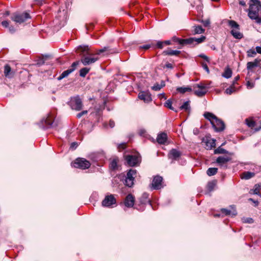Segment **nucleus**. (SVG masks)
Listing matches in <instances>:
<instances>
[{
    "mask_svg": "<svg viewBox=\"0 0 261 261\" xmlns=\"http://www.w3.org/2000/svg\"><path fill=\"white\" fill-rule=\"evenodd\" d=\"M77 50L81 57V62L85 66L93 64L98 59L96 55L93 54L88 46H80Z\"/></svg>",
    "mask_w": 261,
    "mask_h": 261,
    "instance_id": "1",
    "label": "nucleus"
},
{
    "mask_svg": "<svg viewBox=\"0 0 261 261\" xmlns=\"http://www.w3.org/2000/svg\"><path fill=\"white\" fill-rule=\"evenodd\" d=\"M248 16L257 23H261V4L258 0H250Z\"/></svg>",
    "mask_w": 261,
    "mask_h": 261,
    "instance_id": "2",
    "label": "nucleus"
},
{
    "mask_svg": "<svg viewBox=\"0 0 261 261\" xmlns=\"http://www.w3.org/2000/svg\"><path fill=\"white\" fill-rule=\"evenodd\" d=\"M229 26L232 29L230 33L236 39H240L243 37V35L240 30L239 25L234 20L228 21Z\"/></svg>",
    "mask_w": 261,
    "mask_h": 261,
    "instance_id": "3",
    "label": "nucleus"
},
{
    "mask_svg": "<svg viewBox=\"0 0 261 261\" xmlns=\"http://www.w3.org/2000/svg\"><path fill=\"white\" fill-rule=\"evenodd\" d=\"M137 171L135 169H130L128 171L124 180V184L128 187H132L134 185V180L137 177Z\"/></svg>",
    "mask_w": 261,
    "mask_h": 261,
    "instance_id": "4",
    "label": "nucleus"
},
{
    "mask_svg": "<svg viewBox=\"0 0 261 261\" xmlns=\"http://www.w3.org/2000/svg\"><path fill=\"white\" fill-rule=\"evenodd\" d=\"M90 165V163L84 158H78L73 163V166L75 168L81 169H88Z\"/></svg>",
    "mask_w": 261,
    "mask_h": 261,
    "instance_id": "5",
    "label": "nucleus"
},
{
    "mask_svg": "<svg viewBox=\"0 0 261 261\" xmlns=\"http://www.w3.org/2000/svg\"><path fill=\"white\" fill-rule=\"evenodd\" d=\"M70 106L72 109L80 111L83 107L82 101L79 96L71 98Z\"/></svg>",
    "mask_w": 261,
    "mask_h": 261,
    "instance_id": "6",
    "label": "nucleus"
},
{
    "mask_svg": "<svg viewBox=\"0 0 261 261\" xmlns=\"http://www.w3.org/2000/svg\"><path fill=\"white\" fill-rule=\"evenodd\" d=\"M163 187V177L159 175L155 176L151 184V188L152 190H159Z\"/></svg>",
    "mask_w": 261,
    "mask_h": 261,
    "instance_id": "7",
    "label": "nucleus"
},
{
    "mask_svg": "<svg viewBox=\"0 0 261 261\" xmlns=\"http://www.w3.org/2000/svg\"><path fill=\"white\" fill-rule=\"evenodd\" d=\"M127 164L129 166H135L140 162V159L138 155H128L125 156Z\"/></svg>",
    "mask_w": 261,
    "mask_h": 261,
    "instance_id": "8",
    "label": "nucleus"
},
{
    "mask_svg": "<svg viewBox=\"0 0 261 261\" xmlns=\"http://www.w3.org/2000/svg\"><path fill=\"white\" fill-rule=\"evenodd\" d=\"M30 18L29 13L16 14L12 16L11 19L16 23H21L24 22L27 19Z\"/></svg>",
    "mask_w": 261,
    "mask_h": 261,
    "instance_id": "9",
    "label": "nucleus"
},
{
    "mask_svg": "<svg viewBox=\"0 0 261 261\" xmlns=\"http://www.w3.org/2000/svg\"><path fill=\"white\" fill-rule=\"evenodd\" d=\"M194 89L195 94L199 97L203 96L207 92L206 87L202 83L196 85Z\"/></svg>",
    "mask_w": 261,
    "mask_h": 261,
    "instance_id": "10",
    "label": "nucleus"
},
{
    "mask_svg": "<svg viewBox=\"0 0 261 261\" xmlns=\"http://www.w3.org/2000/svg\"><path fill=\"white\" fill-rule=\"evenodd\" d=\"M116 203V199L112 195L106 196L102 201V205L105 207H109Z\"/></svg>",
    "mask_w": 261,
    "mask_h": 261,
    "instance_id": "11",
    "label": "nucleus"
},
{
    "mask_svg": "<svg viewBox=\"0 0 261 261\" xmlns=\"http://www.w3.org/2000/svg\"><path fill=\"white\" fill-rule=\"evenodd\" d=\"M230 160L231 158L229 156H220L217 159L216 163H218L221 167L226 168L227 164Z\"/></svg>",
    "mask_w": 261,
    "mask_h": 261,
    "instance_id": "12",
    "label": "nucleus"
},
{
    "mask_svg": "<svg viewBox=\"0 0 261 261\" xmlns=\"http://www.w3.org/2000/svg\"><path fill=\"white\" fill-rule=\"evenodd\" d=\"M215 130L217 132L222 131L224 129V123L222 121L217 118L212 124Z\"/></svg>",
    "mask_w": 261,
    "mask_h": 261,
    "instance_id": "13",
    "label": "nucleus"
},
{
    "mask_svg": "<svg viewBox=\"0 0 261 261\" xmlns=\"http://www.w3.org/2000/svg\"><path fill=\"white\" fill-rule=\"evenodd\" d=\"M216 140L212 139L210 137H205L203 139L202 142L205 144V148L206 149H211L215 147Z\"/></svg>",
    "mask_w": 261,
    "mask_h": 261,
    "instance_id": "14",
    "label": "nucleus"
},
{
    "mask_svg": "<svg viewBox=\"0 0 261 261\" xmlns=\"http://www.w3.org/2000/svg\"><path fill=\"white\" fill-rule=\"evenodd\" d=\"M138 98L143 100L145 103H148L152 100L150 94L147 91H141L138 94Z\"/></svg>",
    "mask_w": 261,
    "mask_h": 261,
    "instance_id": "15",
    "label": "nucleus"
},
{
    "mask_svg": "<svg viewBox=\"0 0 261 261\" xmlns=\"http://www.w3.org/2000/svg\"><path fill=\"white\" fill-rule=\"evenodd\" d=\"M181 152L176 149H172L170 150L168 156L169 159L172 160H177L181 156Z\"/></svg>",
    "mask_w": 261,
    "mask_h": 261,
    "instance_id": "16",
    "label": "nucleus"
},
{
    "mask_svg": "<svg viewBox=\"0 0 261 261\" xmlns=\"http://www.w3.org/2000/svg\"><path fill=\"white\" fill-rule=\"evenodd\" d=\"M173 40H174L176 42H177L180 45H187V44H190V45H193V40L194 39L193 37L189 38L188 39H179L176 37L173 38Z\"/></svg>",
    "mask_w": 261,
    "mask_h": 261,
    "instance_id": "17",
    "label": "nucleus"
},
{
    "mask_svg": "<svg viewBox=\"0 0 261 261\" xmlns=\"http://www.w3.org/2000/svg\"><path fill=\"white\" fill-rule=\"evenodd\" d=\"M135 202V197L134 196L131 194H129L126 197L125 201H124V205L125 206L127 207H133L134 205Z\"/></svg>",
    "mask_w": 261,
    "mask_h": 261,
    "instance_id": "18",
    "label": "nucleus"
},
{
    "mask_svg": "<svg viewBox=\"0 0 261 261\" xmlns=\"http://www.w3.org/2000/svg\"><path fill=\"white\" fill-rule=\"evenodd\" d=\"M167 140V135L166 133H162L157 136L156 140L158 143L161 144H165Z\"/></svg>",
    "mask_w": 261,
    "mask_h": 261,
    "instance_id": "19",
    "label": "nucleus"
},
{
    "mask_svg": "<svg viewBox=\"0 0 261 261\" xmlns=\"http://www.w3.org/2000/svg\"><path fill=\"white\" fill-rule=\"evenodd\" d=\"M221 212L225 216H234L237 214L236 210L232 207L231 210L226 208H222Z\"/></svg>",
    "mask_w": 261,
    "mask_h": 261,
    "instance_id": "20",
    "label": "nucleus"
},
{
    "mask_svg": "<svg viewBox=\"0 0 261 261\" xmlns=\"http://www.w3.org/2000/svg\"><path fill=\"white\" fill-rule=\"evenodd\" d=\"M4 74L6 77H12L14 74V72L12 71L10 66L7 64L4 67Z\"/></svg>",
    "mask_w": 261,
    "mask_h": 261,
    "instance_id": "21",
    "label": "nucleus"
},
{
    "mask_svg": "<svg viewBox=\"0 0 261 261\" xmlns=\"http://www.w3.org/2000/svg\"><path fill=\"white\" fill-rule=\"evenodd\" d=\"M261 61V60L256 59L253 62H249L247 64V68L248 70H251L253 68L258 66L259 63Z\"/></svg>",
    "mask_w": 261,
    "mask_h": 261,
    "instance_id": "22",
    "label": "nucleus"
},
{
    "mask_svg": "<svg viewBox=\"0 0 261 261\" xmlns=\"http://www.w3.org/2000/svg\"><path fill=\"white\" fill-rule=\"evenodd\" d=\"M203 116L206 119L211 122V124H212L213 121L217 118L214 114L210 112L204 113Z\"/></svg>",
    "mask_w": 261,
    "mask_h": 261,
    "instance_id": "23",
    "label": "nucleus"
},
{
    "mask_svg": "<svg viewBox=\"0 0 261 261\" xmlns=\"http://www.w3.org/2000/svg\"><path fill=\"white\" fill-rule=\"evenodd\" d=\"M180 53V51L176 50H172L170 48H168V49L164 50L163 51V54L169 56H178Z\"/></svg>",
    "mask_w": 261,
    "mask_h": 261,
    "instance_id": "24",
    "label": "nucleus"
},
{
    "mask_svg": "<svg viewBox=\"0 0 261 261\" xmlns=\"http://www.w3.org/2000/svg\"><path fill=\"white\" fill-rule=\"evenodd\" d=\"M176 91L181 94H184L186 92H191L192 90L190 87H180L176 88Z\"/></svg>",
    "mask_w": 261,
    "mask_h": 261,
    "instance_id": "25",
    "label": "nucleus"
},
{
    "mask_svg": "<svg viewBox=\"0 0 261 261\" xmlns=\"http://www.w3.org/2000/svg\"><path fill=\"white\" fill-rule=\"evenodd\" d=\"M255 174L253 172H244L241 175V178L242 179H248L254 176Z\"/></svg>",
    "mask_w": 261,
    "mask_h": 261,
    "instance_id": "26",
    "label": "nucleus"
},
{
    "mask_svg": "<svg viewBox=\"0 0 261 261\" xmlns=\"http://www.w3.org/2000/svg\"><path fill=\"white\" fill-rule=\"evenodd\" d=\"M194 30H193V34H200L202 33H203L204 32V29H203L201 26L200 25H197V26H194Z\"/></svg>",
    "mask_w": 261,
    "mask_h": 261,
    "instance_id": "27",
    "label": "nucleus"
},
{
    "mask_svg": "<svg viewBox=\"0 0 261 261\" xmlns=\"http://www.w3.org/2000/svg\"><path fill=\"white\" fill-rule=\"evenodd\" d=\"M73 72V69H68L62 72V73L58 77L59 80H61L67 76L70 73Z\"/></svg>",
    "mask_w": 261,
    "mask_h": 261,
    "instance_id": "28",
    "label": "nucleus"
},
{
    "mask_svg": "<svg viewBox=\"0 0 261 261\" xmlns=\"http://www.w3.org/2000/svg\"><path fill=\"white\" fill-rule=\"evenodd\" d=\"M193 39H194V40H193V43L194 44L193 45H196V44H199L202 42H203L205 40V37L204 36H201L200 38H195V37H193Z\"/></svg>",
    "mask_w": 261,
    "mask_h": 261,
    "instance_id": "29",
    "label": "nucleus"
},
{
    "mask_svg": "<svg viewBox=\"0 0 261 261\" xmlns=\"http://www.w3.org/2000/svg\"><path fill=\"white\" fill-rule=\"evenodd\" d=\"M180 110H184L186 111H189L190 110V101H187L184 103V104L179 107Z\"/></svg>",
    "mask_w": 261,
    "mask_h": 261,
    "instance_id": "30",
    "label": "nucleus"
},
{
    "mask_svg": "<svg viewBox=\"0 0 261 261\" xmlns=\"http://www.w3.org/2000/svg\"><path fill=\"white\" fill-rule=\"evenodd\" d=\"M218 171L217 168H210L207 169L206 173L208 176H212L215 175Z\"/></svg>",
    "mask_w": 261,
    "mask_h": 261,
    "instance_id": "31",
    "label": "nucleus"
},
{
    "mask_svg": "<svg viewBox=\"0 0 261 261\" xmlns=\"http://www.w3.org/2000/svg\"><path fill=\"white\" fill-rule=\"evenodd\" d=\"M232 75V71L229 68L225 70L224 72L222 74V76L225 78H230Z\"/></svg>",
    "mask_w": 261,
    "mask_h": 261,
    "instance_id": "32",
    "label": "nucleus"
},
{
    "mask_svg": "<svg viewBox=\"0 0 261 261\" xmlns=\"http://www.w3.org/2000/svg\"><path fill=\"white\" fill-rule=\"evenodd\" d=\"M90 68L84 67L82 68L80 71V75L82 77H85L86 75L89 72Z\"/></svg>",
    "mask_w": 261,
    "mask_h": 261,
    "instance_id": "33",
    "label": "nucleus"
},
{
    "mask_svg": "<svg viewBox=\"0 0 261 261\" xmlns=\"http://www.w3.org/2000/svg\"><path fill=\"white\" fill-rule=\"evenodd\" d=\"M216 186V182L215 181L208 182L207 185V189L209 192L212 191Z\"/></svg>",
    "mask_w": 261,
    "mask_h": 261,
    "instance_id": "34",
    "label": "nucleus"
},
{
    "mask_svg": "<svg viewBox=\"0 0 261 261\" xmlns=\"http://www.w3.org/2000/svg\"><path fill=\"white\" fill-rule=\"evenodd\" d=\"M214 153L215 154H223V153H227L228 151L221 147H219L217 149H216L214 151Z\"/></svg>",
    "mask_w": 261,
    "mask_h": 261,
    "instance_id": "35",
    "label": "nucleus"
},
{
    "mask_svg": "<svg viewBox=\"0 0 261 261\" xmlns=\"http://www.w3.org/2000/svg\"><path fill=\"white\" fill-rule=\"evenodd\" d=\"M172 101L170 99L167 100L164 103V106L170 110L177 112V111L174 110L173 107L172 106Z\"/></svg>",
    "mask_w": 261,
    "mask_h": 261,
    "instance_id": "36",
    "label": "nucleus"
},
{
    "mask_svg": "<svg viewBox=\"0 0 261 261\" xmlns=\"http://www.w3.org/2000/svg\"><path fill=\"white\" fill-rule=\"evenodd\" d=\"M261 190V184H256L254 186V189L253 190V194L256 195H259V192Z\"/></svg>",
    "mask_w": 261,
    "mask_h": 261,
    "instance_id": "37",
    "label": "nucleus"
},
{
    "mask_svg": "<svg viewBox=\"0 0 261 261\" xmlns=\"http://www.w3.org/2000/svg\"><path fill=\"white\" fill-rule=\"evenodd\" d=\"M246 124L249 127H251V128L254 127L255 126V122L253 120H251V119H246Z\"/></svg>",
    "mask_w": 261,
    "mask_h": 261,
    "instance_id": "38",
    "label": "nucleus"
},
{
    "mask_svg": "<svg viewBox=\"0 0 261 261\" xmlns=\"http://www.w3.org/2000/svg\"><path fill=\"white\" fill-rule=\"evenodd\" d=\"M247 56L248 57H253L256 54V50L255 51L253 49H250L247 51Z\"/></svg>",
    "mask_w": 261,
    "mask_h": 261,
    "instance_id": "39",
    "label": "nucleus"
},
{
    "mask_svg": "<svg viewBox=\"0 0 261 261\" xmlns=\"http://www.w3.org/2000/svg\"><path fill=\"white\" fill-rule=\"evenodd\" d=\"M117 162L116 160H113L110 164V167L113 169H116L117 167Z\"/></svg>",
    "mask_w": 261,
    "mask_h": 261,
    "instance_id": "40",
    "label": "nucleus"
},
{
    "mask_svg": "<svg viewBox=\"0 0 261 261\" xmlns=\"http://www.w3.org/2000/svg\"><path fill=\"white\" fill-rule=\"evenodd\" d=\"M243 222L244 223L251 224L253 222V220L252 218H246L243 219Z\"/></svg>",
    "mask_w": 261,
    "mask_h": 261,
    "instance_id": "41",
    "label": "nucleus"
},
{
    "mask_svg": "<svg viewBox=\"0 0 261 261\" xmlns=\"http://www.w3.org/2000/svg\"><path fill=\"white\" fill-rule=\"evenodd\" d=\"M161 88H162V86H160V85L158 83L154 84V86L152 87V89L154 91H159Z\"/></svg>",
    "mask_w": 261,
    "mask_h": 261,
    "instance_id": "42",
    "label": "nucleus"
},
{
    "mask_svg": "<svg viewBox=\"0 0 261 261\" xmlns=\"http://www.w3.org/2000/svg\"><path fill=\"white\" fill-rule=\"evenodd\" d=\"M80 64V61H76L73 62L71 66L70 69H73V71L75 69L77 66Z\"/></svg>",
    "mask_w": 261,
    "mask_h": 261,
    "instance_id": "43",
    "label": "nucleus"
},
{
    "mask_svg": "<svg viewBox=\"0 0 261 261\" xmlns=\"http://www.w3.org/2000/svg\"><path fill=\"white\" fill-rule=\"evenodd\" d=\"M108 47H105L104 48L98 50L97 52V55H100L101 53H102L106 51H108Z\"/></svg>",
    "mask_w": 261,
    "mask_h": 261,
    "instance_id": "44",
    "label": "nucleus"
},
{
    "mask_svg": "<svg viewBox=\"0 0 261 261\" xmlns=\"http://www.w3.org/2000/svg\"><path fill=\"white\" fill-rule=\"evenodd\" d=\"M164 42L163 41H158L156 43V46L159 48H162L163 47Z\"/></svg>",
    "mask_w": 261,
    "mask_h": 261,
    "instance_id": "45",
    "label": "nucleus"
},
{
    "mask_svg": "<svg viewBox=\"0 0 261 261\" xmlns=\"http://www.w3.org/2000/svg\"><path fill=\"white\" fill-rule=\"evenodd\" d=\"M88 113L87 111H83L81 113H79L77 114V117L80 118H81L83 115L86 114Z\"/></svg>",
    "mask_w": 261,
    "mask_h": 261,
    "instance_id": "46",
    "label": "nucleus"
},
{
    "mask_svg": "<svg viewBox=\"0 0 261 261\" xmlns=\"http://www.w3.org/2000/svg\"><path fill=\"white\" fill-rule=\"evenodd\" d=\"M199 57L203 58L208 62L210 61L208 57L204 54H200L199 55Z\"/></svg>",
    "mask_w": 261,
    "mask_h": 261,
    "instance_id": "47",
    "label": "nucleus"
},
{
    "mask_svg": "<svg viewBox=\"0 0 261 261\" xmlns=\"http://www.w3.org/2000/svg\"><path fill=\"white\" fill-rule=\"evenodd\" d=\"M254 86V84L253 83H252L250 81H248L247 83V86L248 88H252Z\"/></svg>",
    "mask_w": 261,
    "mask_h": 261,
    "instance_id": "48",
    "label": "nucleus"
},
{
    "mask_svg": "<svg viewBox=\"0 0 261 261\" xmlns=\"http://www.w3.org/2000/svg\"><path fill=\"white\" fill-rule=\"evenodd\" d=\"M202 67L203 68V69L207 72V73H209L210 72V70H209V69H208V67L207 66V65L205 64V63H202Z\"/></svg>",
    "mask_w": 261,
    "mask_h": 261,
    "instance_id": "49",
    "label": "nucleus"
},
{
    "mask_svg": "<svg viewBox=\"0 0 261 261\" xmlns=\"http://www.w3.org/2000/svg\"><path fill=\"white\" fill-rule=\"evenodd\" d=\"M2 25L5 28H8L9 27V22L7 21H3L2 22Z\"/></svg>",
    "mask_w": 261,
    "mask_h": 261,
    "instance_id": "50",
    "label": "nucleus"
},
{
    "mask_svg": "<svg viewBox=\"0 0 261 261\" xmlns=\"http://www.w3.org/2000/svg\"><path fill=\"white\" fill-rule=\"evenodd\" d=\"M233 91V90L232 88H227L225 90V92L228 94H231Z\"/></svg>",
    "mask_w": 261,
    "mask_h": 261,
    "instance_id": "51",
    "label": "nucleus"
},
{
    "mask_svg": "<svg viewBox=\"0 0 261 261\" xmlns=\"http://www.w3.org/2000/svg\"><path fill=\"white\" fill-rule=\"evenodd\" d=\"M145 133H146V131L144 129H140L139 130V134L140 136H144V135L145 134Z\"/></svg>",
    "mask_w": 261,
    "mask_h": 261,
    "instance_id": "52",
    "label": "nucleus"
},
{
    "mask_svg": "<svg viewBox=\"0 0 261 261\" xmlns=\"http://www.w3.org/2000/svg\"><path fill=\"white\" fill-rule=\"evenodd\" d=\"M150 47V45L149 44H146L142 46H140V48L144 49H148Z\"/></svg>",
    "mask_w": 261,
    "mask_h": 261,
    "instance_id": "53",
    "label": "nucleus"
},
{
    "mask_svg": "<svg viewBox=\"0 0 261 261\" xmlns=\"http://www.w3.org/2000/svg\"><path fill=\"white\" fill-rule=\"evenodd\" d=\"M35 2L38 5H41L43 3V0H35Z\"/></svg>",
    "mask_w": 261,
    "mask_h": 261,
    "instance_id": "54",
    "label": "nucleus"
},
{
    "mask_svg": "<svg viewBox=\"0 0 261 261\" xmlns=\"http://www.w3.org/2000/svg\"><path fill=\"white\" fill-rule=\"evenodd\" d=\"M77 146V143L73 142V143H71V144L70 145V148H71L72 149H75V148H76Z\"/></svg>",
    "mask_w": 261,
    "mask_h": 261,
    "instance_id": "55",
    "label": "nucleus"
},
{
    "mask_svg": "<svg viewBox=\"0 0 261 261\" xmlns=\"http://www.w3.org/2000/svg\"><path fill=\"white\" fill-rule=\"evenodd\" d=\"M109 125L110 127L113 128L115 125V122L113 120H110L109 122Z\"/></svg>",
    "mask_w": 261,
    "mask_h": 261,
    "instance_id": "56",
    "label": "nucleus"
},
{
    "mask_svg": "<svg viewBox=\"0 0 261 261\" xmlns=\"http://www.w3.org/2000/svg\"><path fill=\"white\" fill-rule=\"evenodd\" d=\"M256 53L261 54V47L260 46H256Z\"/></svg>",
    "mask_w": 261,
    "mask_h": 261,
    "instance_id": "57",
    "label": "nucleus"
},
{
    "mask_svg": "<svg viewBox=\"0 0 261 261\" xmlns=\"http://www.w3.org/2000/svg\"><path fill=\"white\" fill-rule=\"evenodd\" d=\"M165 67L167 68H170V69H172L173 68V66L171 63H167L165 65Z\"/></svg>",
    "mask_w": 261,
    "mask_h": 261,
    "instance_id": "58",
    "label": "nucleus"
},
{
    "mask_svg": "<svg viewBox=\"0 0 261 261\" xmlns=\"http://www.w3.org/2000/svg\"><path fill=\"white\" fill-rule=\"evenodd\" d=\"M125 144L124 143H123V144H120L119 146H118V148L119 149H124L125 148Z\"/></svg>",
    "mask_w": 261,
    "mask_h": 261,
    "instance_id": "59",
    "label": "nucleus"
},
{
    "mask_svg": "<svg viewBox=\"0 0 261 261\" xmlns=\"http://www.w3.org/2000/svg\"><path fill=\"white\" fill-rule=\"evenodd\" d=\"M164 42V44L166 45H170L171 44V41H169V40H166V41H163Z\"/></svg>",
    "mask_w": 261,
    "mask_h": 261,
    "instance_id": "60",
    "label": "nucleus"
},
{
    "mask_svg": "<svg viewBox=\"0 0 261 261\" xmlns=\"http://www.w3.org/2000/svg\"><path fill=\"white\" fill-rule=\"evenodd\" d=\"M9 31L11 33H13L15 31V30L13 27H10L9 28Z\"/></svg>",
    "mask_w": 261,
    "mask_h": 261,
    "instance_id": "61",
    "label": "nucleus"
},
{
    "mask_svg": "<svg viewBox=\"0 0 261 261\" xmlns=\"http://www.w3.org/2000/svg\"><path fill=\"white\" fill-rule=\"evenodd\" d=\"M249 201H251L252 202H253V203H255V205H257L258 203V201H254L253 199L252 198H250L249 199Z\"/></svg>",
    "mask_w": 261,
    "mask_h": 261,
    "instance_id": "62",
    "label": "nucleus"
},
{
    "mask_svg": "<svg viewBox=\"0 0 261 261\" xmlns=\"http://www.w3.org/2000/svg\"><path fill=\"white\" fill-rule=\"evenodd\" d=\"M239 4L241 5H242V6H245L246 5L245 2L244 1H240Z\"/></svg>",
    "mask_w": 261,
    "mask_h": 261,
    "instance_id": "63",
    "label": "nucleus"
},
{
    "mask_svg": "<svg viewBox=\"0 0 261 261\" xmlns=\"http://www.w3.org/2000/svg\"><path fill=\"white\" fill-rule=\"evenodd\" d=\"M44 63V62L42 60H41L40 61L38 62L37 64H38L39 65H41L43 64Z\"/></svg>",
    "mask_w": 261,
    "mask_h": 261,
    "instance_id": "64",
    "label": "nucleus"
}]
</instances>
